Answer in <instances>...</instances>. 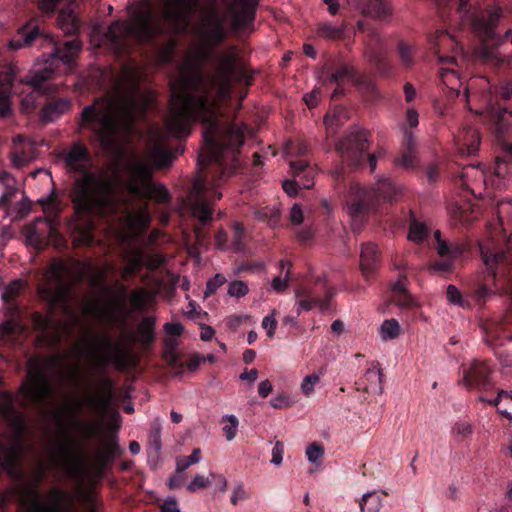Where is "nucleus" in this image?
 <instances>
[{
	"mask_svg": "<svg viewBox=\"0 0 512 512\" xmlns=\"http://www.w3.org/2000/svg\"><path fill=\"white\" fill-rule=\"evenodd\" d=\"M253 82V72L239 64L234 54H226L220 58L213 76L206 77L200 71L190 73L183 79V89L172 96L164 121L169 136L187 137L195 122L203 126L198 163L208 171L194 180L189 193L192 216L199 222L194 235L200 247L209 242L210 234L204 227L213 219L214 202L222 197L216 189L240 167V148L245 141L240 127L222 120L219 103L230 97L235 84L249 87Z\"/></svg>",
	"mask_w": 512,
	"mask_h": 512,
	"instance_id": "obj_1",
	"label": "nucleus"
},
{
	"mask_svg": "<svg viewBox=\"0 0 512 512\" xmlns=\"http://www.w3.org/2000/svg\"><path fill=\"white\" fill-rule=\"evenodd\" d=\"M62 158L69 170L81 174L70 192L74 210L69 224L72 244L75 248L90 247L95 241V219L116 216L121 199L111 178L89 171L91 155L84 144L74 142Z\"/></svg>",
	"mask_w": 512,
	"mask_h": 512,
	"instance_id": "obj_2",
	"label": "nucleus"
},
{
	"mask_svg": "<svg viewBox=\"0 0 512 512\" xmlns=\"http://www.w3.org/2000/svg\"><path fill=\"white\" fill-rule=\"evenodd\" d=\"M142 74L125 63L115 84V94L99 97L81 111V125L90 130L103 149H113L130 134L137 111H146L152 97L141 88Z\"/></svg>",
	"mask_w": 512,
	"mask_h": 512,
	"instance_id": "obj_3",
	"label": "nucleus"
},
{
	"mask_svg": "<svg viewBox=\"0 0 512 512\" xmlns=\"http://www.w3.org/2000/svg\"><path fill=\"white\" fill-rule=\"evenodd\" d=\"M33 45L39 48H49L50 51L42 55L45 66L23 80L25 84L33 87V91L23 100V104L35 107L37 105L36 97L46 95L47 99L39 112V118L44 123H50L68 112L72 107V101L67 97H54L57 86L46 83V81L55 74L58 63L72 68L82 49V43L77 38L63 42L55 40L51 34L45 32L39 20L31 19L18 29L9 46L11 49L17 50Z\"/></svg>",
	"mask_w": 512,
	"mask_h": 512,
	"instance_id": "obj_4",
	"label": "nucleus"
},
{
	"mask_svg": "<svg viewBox=\"0 0 512 512\" xmlns=\"http://www.w3.org/2000/svg\"><path fill=\"white\" fill-rule=\"evenodd\" d=\"M200 0H162L159 16L151 3L138 5L132 13V22H112L103 34L101 42L118 58L129 56L134 45H156L157 38L169 34H182L189 24V17Z\"/></svg>",
	"mask_w": 512,
	"mask_h": 512,
	"instance_id": "obj_5",
	"label": "nucleus"
},
{
	"mask_svg": "<svg viewBox=\"0 0 512 512\" xmlns=\"http://www.w3.org/2000/svg\"><path fill=\"white\" fill-rule=\"evenodd\" d=\"M70 275L68 263L61 258L54 259L46 273L47 283L37 288L40 299L48 305V313L34 311L31 314V323L36 331L43 334V337H46L51 330H55V311L68 309L72 294V285L68 281Z\"/></svg>",
	"mask_w": 512,
	"mask_h": 512,
	"instance_id": "obj_6",
	"label": "nucleus"
},
{
	"mask_svg": "<svg viewBox=\"0 0 512 512\" xmlns=\"http://www.w3.org/2000/svg\"><path fill=\"white\" fill-rule=\"evenodd\" d=\"M39 204L43 207L45 216L37 217L28 226L29 242L38 250H43L51 244L58 252L66 251L68 241L58 230L61 208L56 192L53 190L47 197L41 198Z\"/></svg>",
	"mask_w": 512,
	"mask_h": 512,
	"instance_id": "obj_7",
	"label": "nucleus"
},
{
	"mask_svg": "<svg viewBox=\"0 0 512 512\" xmlns=\"http://www.w3.org/2000/svg\"><path fill=\"white\" fill-rule=\"evenodd\" d=\"M131 178L125 183V188L133 199L155 200L159 204L171 201V195L165 186L152 181L153 170L149 164L137 161L130 167Z\"/></svg>",
	"mask_w": 512,
	"mask_h": 512,
	"instance_id": "obj_8",
	"label": "nucleus"
},
{
	"mask_svg": "<svg viewBox=\"0 0 512 512\" xmlns=\"http://www.w3.org/2000/svg\"><path fill=\"white\" fill-rule=\"evenodd\" d=\"M399 188L388 178L380 179L374 187L362 190L348 204V212L354 220L363 221L370 211H379L382 204L396 200Z\"/></svg>",
	"mask_w": 512,
	"mask_h": 512,
	"instance_id": "obj_9",
	"label": "nucleus"
},
{
	"mask_svg": "<svg viewBox=\"0 0 512 512\" xmlns=\"http://www.w3.org/2000/svg\"><path fill=\"white\" fill-rule=\"evenodd\" d=\"M368 149L367 134L365 131H353L342 137L336 144L335 150L343 163L351 168H357L363 165L365 159L374 172L377 165L375 154H366Z\"/></svg>",
	"mask_w": 512,
	"mask_h": 512,
	"instance_id": "obj_10",
	"label": "nucleus"
},
{
	"mask_svg": "<svg viewBox=\"0 0 512 512\" xmlns=\"http://www.w3.org/2000/svg\"><path fill=\"white\" fill-rule=\"evenodd\" d=\"M28 382L22 386L25 396L34 403H42L53 393L46 367L39 359L29 360Z\"/></svg>",
	"mask_w": 512,
	"mask_h": 512,
	"instance_id": "obj_11",
	"label": "nucleus"
},
{
	"mask_svg": "<svg viewBox=\"0 0 512 512\" xmlns=\"http://www.w3.org/2000/svg\"><path fill=\"white\" fill-rule=\"evenodd\" d=\"M479 114L489 123L497 141L503 147L512 149V112L490 101Z\"/></svg>",
	"mask_w": 512,
	"mask_h": 512,
	"instance_id": "obj_12",
	"label": "nucleus"
},
{
	"mask_svg": "<svg viewBox=\"0 0 512 512\" xmlns=\"http://www.w3.org/2000/svg\"><path fill=\"white\" fill-rule=\"evenodd\" d=\"M495 370L487 361L475 360L463 371V383L468 389L489 396L495 389Z\"/></svg>",
	"mask_w": 512,
	"mask_h": 512,
	"instance_id": "obj_13",
	"label": "nucleus"
},
{
	"mask_svg": "<svg viewBox=\"0 0 512 512\" xmlns=\"http://www.w3.org/2000/svg\"><path fill=\"white\" fill-rule=\"evenodd\" d=\"M32 500L30 503L31 512H62L72 503L71 496L60 488H53L49 492L51 504L43 503L38 491L32 490Z\"/></svg>",
	"mask_w": 512,
	"mask_h": 512,
	"instance_id": "obj_14",
	"label": "nucleus"
},
{
	"mask_svg": "<svg viewBox=\"0 0 512 512\" xmlns=\"http://www.w3.org/2000/svg\"><path fill=\"white\" fill-rule=\"evenodd\" d=\"M32 500L30 503L31 512H62L72 503L71 496L60 488H53L49 492L51 504L43 503L38 491L32 490Z\"/></svg>",
	"mask_w": 512,
	"mask_h": 512,
	"instance_id": "obj_15",
	"label": "nucleus"
},
{
	"mask_svg": "<svg viewBox=\"0 0 512 512\" xmlns=\"http://www.w3.org/2000/svg\"><path fill=\"white\" fill-rule=\"evenodd\" d=\"M501 16L500 7H493L481 15L474 16L472 19L474 31L483 41L492 40Z\"/></svg>",
	"mask_w": 512,
	"mask_h": 512,
	"instance_id": "obj_16",
	"label": "nucleus"
},
{
	"mask_svg": "<svg viewBox=\"0 0 512 512\" xmlns=\"http://www.w3.org/2000/svg\"><path fill=\"white\" fill-rule=\"evenodd\" d=\"M324 288V297H320L314 290L308 288L297 289L296 296L299 298L297 314L299 315L302 310L310 311L314 307H318L321 311H327L330 307V301L334 295V291L331 288Z\"/></svg>",
	"mask_w": 512,
	"mask_h": 512,
	"instance_id": "obj_17",
	"label": "nucleus"
},
{
	"mask_svg": "<svg viewBox=\"0 0 512 512\" xmlns=\"http://www.w3.org/2000/svg\"><path fill=\"white\" fill-rule=\"evenodd\" d=\"M328 69L331 71L328 77L329 82L336 84V88L331 95L332 99L344 94L342 83L345 80L355 84L360 76L352 65L344 62L333 64Z\"/></svg>",
	"mask_w": 512,
	"mask_h": 512,
	"instance_id": "obj_18",
	"label": "nucleus"
},
{
	"mask_svg": "<svg viewBox=\"0 0 512 512\" xmlns=\"http://www.w3.org/2000/svg\"><path fill=\"white\" fill-rule=\"evenodd\" d=\"M348 3L362 15L376 19H385L392 13L387 0H348Z\"/></svg>",
	"mask_w": 512,
	"mask_h": 512,
	"instance_id": "obj_19",
	"label": "nucleus"
},
{
	"mask_svg": "<svg viewBox=\"0 0 512 512\" xmlns=\"http://www.w3.org/2000/svg\"><path fill=\"white\" fill-rule=\"evenodd\" d=\"M16 79V69L9 66L0 72V117H7L11 113L10 95Z\"/></svg>",
	"mask_w": 512,
	"mask_h": 512,
	"instance_id": "obj_20",
	"label": "nucleus"
},
{
	"mask_svg": "<svg viewBox=\"0 0 512 512\" xmlns=\"http://www.w3.org/2000/svg\"><path fill=\"white\" fill-rule=\"evenodd\" d=\"M239 11L232 16V25L236 30L248 29L253 26L258 0H239Z\"/></svg>",
	"mask_w": 512,
	"mask_h": 512,
	"instance_id": "obj_21",
	"label": "nucleus"
},
{
	"mask_svg": "<svg viewBox=\"0 0 512 512\" xmlns=\"http://www.w3.org/2000/svg\"><path fill=\"white\" fill-rule=\"evenodd\" d=\"M100 340L105 354V363H113L119 369L125 368L130 358L129 351L120 344L114 343L108 336H102Z\"/></svg>",
	"mask_w": 512,
	"mask_h": 512,
	"instance_id": "obj_22",
	"label": "nucleus"
},
{
	"mask_svg": "<svg viewBox=\"0 0 512 512\" xmlns=\"http://www.w3.org/2000/svg\"><path fill=\"white\" fill-rule=\"evenodd\" d=\"M74 2L63 7L57 16V25L65 35H77L80 31L81 21L75 13Z\"/></svg>",
	"mask_w": 512,
	"mask_h": 512,
	"instance_id": "obj_23",
	"label": "nucleus"
},
{
	"mask_svg": "<svg viewBox=\"0 0 512 512\" xmlns=\"http://www.w3.org/2000/svg\"><path fill=\"white\" fill-rule=\"evenodd\" d=\"M403 136L402 153L395 158L394 163L405 169H414L418 163L415 139L413 133L407 129L404 130Z\"/></svg>",
	"mask_w": 512,
	"mask_h": 512,
	"instance_id": "obj_24",
	"label": "nucleus"
},
{
	"mask_svg": "<svg viewBox=\"0 0 512 512\" xmlns=\"http://www.w3.org/2000/svg\"><path fill=\"white\" fill-rule=\"evenodd\" d=\"M380 266V254L374 243L362 244L360 254V267L364 276L373 274Z\"/></svg>",
	"mask_w": 512,
	"mask_h": 512,
	"instance_id": "obj_25",
	"label": "nucleus"
},
{
	"mask_svg": "<svg viewBox=\"0 0 512 512\" xmlns=\"http://www.w3.org/2000/svg\"><path fill=\"white\" fill-rule=\"evenodd\" d=\"M123 450L118 444V439L115 435L109 437L104 448L96 453V464L98 469L102 472L107 469L115 460V457L122 454Z\"/></svg>",
	"mask_w": 512,
	"mask_h": 512,
	"instance_id": "obj_26",
	"label": "nucleus"
},
{
	"mask_svg": "<svg viewBox=\"0 0 512 512\" xmlns=\"http://www.w3.org/2000/svg\"><path fill=\"white\" fill-rule=\"evenodd\" d=\"M291 173L296 178L301 186L305 189H310L314 185V177L316 170L305 160H295L290 163Z\"/></svg>",
	"mask_w": 512,
	"mask_h": 512,
	"instance_id": "obj_27",
	"label": "nucleus"
},
{
	"mask_svg": "<svg viewBox=\"0 0 512 512\" xmlns=\"http://www.w3.org/2000/svg\"><path fill=\"white\" fill-rule=\"evenodd\" d=\"M156 339V318L154 316H145L142 318L137 328V341L141 347L148 350L152 347Z\"/></svg>",
	"mask_w": 512,
	"mask_h": 512,
	"instance_id": "obj_28",
	"label": "nucleus"
},
{
	"mask_svg": "<svg viewBox=\"0 0 512 512\" xmlns=\"http://www.w3.org/2000/svg\"><path fill=\"white\" fill-rule=\"evenodd\" d=\"M478 400L497 408L498 413L512 420V393L505 390H497L495 398L479 395Z\"/></svg>",
	"mask_w": 512,
	"mask_h": 512,
	"instance_id": "obj_29",
	"label": "nucleus"
},
{
	"mask_svg": "<svg viewBox=\"0 0 512 512\" xmlns=\"http://www.w3.org/2000/svg\"><path fill=\"white\" fill-rule=\"evenodd\" d=\"M203 34L209 48H212L225 40L226 31L223 22L216 14H214L207 24L204 25Z\"/></svg>",
	"mask_w": 512,
	"mask_h": 512,
	"instance_id": "obj_30",
	"label": "nucleus"
},
{
	"mask_svg": "<svg viewBox=\"0 0 512 512\" xmlns=\"http://www.w3.org/2000/svg\"><path fill=\"white\" fill-rule=\"evenodd\" d=\"M102 391L99 395L89 396L87 402L98 408H105L110 405L114 397V384L111 378L104 377L101 381Z\"/></svg>",
	"mask_w": 512,
	"mask_h": 512,
	"instance_id": "obj_31",
	"label": "nucleus"
},
{
	"mask_svg": "<svg viewBox=\"0 0 512 512\" xmlns=\"http://www.w3.org/2000/svg\"><path fill=\"white\" fill-rule=\"evenodd\" d=\"M459 141L462 142V150L468 155H474L479 150L481 137L479 132L473 127H465L459 135Z\"/></svg>",
	"mask_w": 512,
	"mask_h": 512,
	"instance_id": "obj_32",
	"label": "nucleus"
},
{
	"mask_svg": "<svg viewBox=\"0 0 512 512\" xmlns=\"http://www.w3.org/2000/svg\"><path fill=\"white\" fill-rule=\"evenodd\" d=\"M386 491H372L365 493L360 501L361 512H379L383 506V496H387Z\"/></svg>",
	"mask_w": 512,
	"mask_h": 512,
	"instance_id": "obj_33",
	"label": "nucleus"
},
{
	"mask_svg": "<svg viewBox=\"0 0 512 512\" xmlns=\"http://www.w3.org/2000/svg\"><path fill=\"white\" fill-rule=\"evenodd\" d=\"M396 50L402 66L405 69H411L416 62L415 55L417 52V47L404 40H399Z\"/></svg>",
	"mask_w": 512,
	"mask_h": 512,
	"instance_id": "obj_34",
	"label": "nucleus"
},
{
	"mask_svg": "<svg viewBox=\"0 0 512 512\" xmlns=\"http://www.w3.org/2000/svg\"><path fill=\"white\" fill-rule=\"evenodd\" d=\"M345 28V24H342L341 26H335L329 22H322L319 23L317 27V34L318 36L328 40H342L345 36Z\"/></svg>",
	"mask_w": 512,
	"mask_h": 512,
	"instance_id": "obj_35",
	"label": "nucleus"
},
{
	"mask_svg": "<svg viewBox=\"0 0 512 512\" xmlns=\"http://www.w3.org/2000/svg\"><path fill=\"white\" fill-rule=\"evenodd\" d=\"M165 345L167 348L163 352V358L166 363L173 369H176L181 373L184 368V363L180 361V354L176 350V342L171 339H165Z\"/></svg>",
	"mask_w": 512,
	"mask_h": 512,
	"instance_id": "obj_36",
	"label": "nucleus"
},
{
	"mask_svg": "<svg viewBox=\"0 0 512 512\" xmlns=\"http://www.w3.org/2000/svg\"><path fill=\"white\" fill-rule=\"evenodd\" d=\"M483 56L487 63H490L500 69L505 68L506 66H510L512 63V56L505 55L500 51L498 47L493 49H485Z\"/></svg>",
	"mask_w": 512,
	"mask_h": 512,
	"instance_id": "obj_37",
	"label": "nucleus"
},
{
	"mask_svg": "<svg viewBox=\"0 0 512 512\" xmlns=\"http://www.w3.org/2000/svg\"><path fill=\"white\" fill-rule=\"evenodd\" d=\"M127 217L135 226L142 228L148 227L151 221L148 203L144 202L139 208L130 211Z\"/></svg>",
	"mask_w": 512,
	"mask_h": 512,
	"instance_id": "obj_38",
	"label": "nucleus"
},
{
	"mask_svg": "<svg viewBox=\"0 0 512 512\" xmlns=\"http://www.w3.org/2000/svg\"><path fill=\"white\" fill-rule=\"evenodd\" d=\"M127 264L131 268V273H137L146 266V254L143 249L133 247L126 255Z\"/></svg>",
	"mask_w": 512,
	"mask_h": 512,
	"instance_id": "obj_39",
	"label": "nucleus"
},
{
	"mask_svg": "<svg viewBox=\"0 0 512 512\" xmlns=\"http://www.w3.org/2000/svg\"><path fill=\"white\" fill-rule=\"evenodd\" d=\"M382 372L377 368H370L366 371L364 375V381L368 382L369 385H365L363 388L364 391L369 392H379L381 393L383 390L382 387Z\"/></svg>",
	"mask_w": 512,
	"mask_h": 512,
	"instance_id": "obj_40",
	"label": "nucleus"
},
{
	"mask_svg": "<svg viewBox=\"0 0 512 512\" xmlns=\"http://www.w3.org/2000/svg\"><path fill=\"white\" fill-rule=\"evenodd\" d=\"M23 289V282L21 280H14L9 283L2 292V299L7 305H15L16 299Z\"/></svg>",
	"mask_w": 512,
	"mask_h": 512,
	"instance_id": "obj_41",
	"label": "nucleus"
},
{
	"mask_svg": "<svg viewBox=\"0 0 512 512\" xmlns=\"http://www.w3.org/2000/svg\"><path fill=\"white\" fill-rule=\"evenodd\" d=\"M371 62L375 70L384 77H388L392 72V66L386 59V55L382 51L374 52L371 57Z\"/></svg>",
	"mask_w": 512,
	"mask_h": 512,
	"instance_id": "obj_42",
	"label": "nucleus"
},
{
	"mask_svg": "<svg viewBox=\"0 0 512 512\" xmlns=\"http://www.w3.org/2000/svg\"><path fill=\"white\" fill-rule=\"evenodd\" d=\"M401 327L394 318L384 320L380 326V336L383 340L395 339L400 335Z\"/></svg>",
	"mask_w": 512,
	"mask_h": 512,
	"instance_id": "obj_43",
	"label": "nucleus"
},
{
	"mask_svg": "<svg viewBox=\"0 0 512 512\" xmlns=\"http://www.w3.org/2000/svg\"><path fill=\"white\" fill-rule=\"evenodd\" d=\"M201 459V451L199 448H195L191 455L177 458L176 461V473L181 474L191 465L196 464Z\"/></svg>",
	"mask_w": 512,
	"mask_h": 512,
	"instance_id": "obj_44",
	"label": "nucleus"
},
{
	"mask_svg": "<svg viewBox=\"0 0 512 512\" xmlns=\"http://www.w3.org/2000/svg\"><path fill=\"white\" fill-rule=\"evenodd\" d=\"M428 236V229L427 227L414 220L410 224L409 233H408V239L415 243H421L423 242L426 237Z\"/></svg>",
	"mask_w": 512,
	"mask_h": 512,
	"instance_id": "obj_45",
	"label": "nucleus"
},
{
	"mask_svg": "<svg viewBox=\"0 0 512 512\" xmlns=\"http://www.w3.org/2000/svg\"><path fill=\"white\" fill-rule=\"evenodd\" d=\"M355 85L367 95L370 100H376L379 97V92L375 84L365 76L360 75Z\"/></svg>",
	"mask_w": 512,
	"mask_h": 512,
	"instance_id": "obj_46",
	"label": "nucleus"
},
{
	"mask_svg": "<svg viewBox=\"0 0 512 512\" xmlns=\"http://www.w3.org/2000/svg\"><path fill=\"white\" fill-rule=\"evenodd\" d=\"M481 255L483 257L485 265L488 267V269L495 275V266L502 262L505 258L504 252H498L495 254H488V252H485L484 248L481 247Z\"/></svg>",
	"mask_w": 512,
	"mask_h": 512,
	"instance_id": "obj_47",
	"label": "nucleus"
},
{
	"mask_svg": "<svg viewBox=\"0 0 512 512\" xmlns=\"http://www.w3.org/2000/svg\"><path fill=\"white\" fill-rule=\"evenodd\" d=\"M223 420L229 422L223 427L224 435L228 441H232L236 437L239 421L234 415H226Z\"/></svg>",
	"mask_w": 512,
	"mask_h": 512,
	"instance_id": "obj_48",
	"label": "nucleus"
},
{
	"mask_svg": "<svg viewBox=\"0 0 512 512\" xmlns=\"http://www.w3.org/2000/svg\"><path fill=\"white\" fill-rule=\"evenodd\" d=\"M471 434L472 426L467 422H457L452 428V435L457 439V441H463Z\"/></svg>",
	"mask_w": 512,
	"mask_h": 512,
	"instance_id": "obj_49",
	"label": "nucleus"
},
{
	"mask_svg": "<svg viewBox=\"0 0 512 512\" xmlns=\"http://www.w3.org/2000/svg\"><path fill=\"white\" fill-rule=\"evenodd\" d=\"M428 269L430 271H436L440 273H449L454 269V261L450 257H447L444 260H437L432 262Z\"/></svg>",
	"mask_w": 512,
	"mask_h": 512,
	"instance_id": "obj_50",
	"label": "nucleus"
},
{
	"mask_svg": "<svg viewBox=\"0 0 512 512\" xmlns=\"http://www.w3.org/2000/svg\"><path fill=\"white\" fill-rule=\"evenodd\" d=\"M248 291V285L241 280H235L229 284L228 294L232 297H243L248 293Z\"/></svg>",
	"mask_w": 512,
	"mask_h": 512,
	"instance_id": "obj_51",
	"label": "nucleus"
},
{
	"mask_svg": "<svg viewBox=\"0 0 512 512\" xmlns=\"http://www.w3.org/2000/svg\"><path fill=\"white\" fill-rule=\"evenodd\" d=\"M225 282L226 278L222 274H216L213 278L209 279L204 292L205 297L214 294Z\"/></svg>",
	"mask_w": 512,
	"mask_h": 512,
	"instance_id": "obj_52",
	"label": "nucleus"
},
{
	"mask_svg": "<svg viewBox=\"0 0 512 512\" xmlns=\"http://www.w3.org/2000/svg\"><path fill=\"white\" fill-rule=\"evenodd\" d=\"M276 310H273L271 314L265 316L262 320V327L267 331L269 338L274 337L275 330L277 328V320L275 319Z\"/></svg>",
	"mask_w": 512,
	"mask_h": 512,
	"instance_id": "obj_53",
	"label": "nucleus"
},
{
	"mask_svg": "<svg viewBox=\"0 0 512 512\" xmlns=\"http://www.w3.org/2000/svg\"><path fill=\"white\" fill-rule=\"evenodd\" d=\"M323 454L324 448L318 443H312L306 449L307 458L312 463H317Z\"/></svg>",
	"mask_w": 512,
	"mask_h": 512,
	"instance_id": "obj_54",
	"label": "nucleus"
},
{
	"mask_svg": "<svg viewBox=\"0 0 512 512\" xmlns=\"http://www.w3.org/2000/svg\"><path fill=\"white\" fill-rule=\"evenodd\" d=\"M320 381V377L317 374L307 375L301 384V389L304 395L309 396L313 390L314 386Z\"/></svg>",
	"mask_w": 512,
	"mask_h": 512,
	"instance_id": "obj_55",
	"label": "nucleus"
},
{
	"mask_svg": "<svg viewBox=\"0 0 512 512\" xmlns=\"http://www.w3.org/2000/svg\"><path fill=\"white\" fill-rule=\"evenodd\" d=\"M131 304L137 310H143L146 306V291L143 289L134 291L131 296Z\"/></svg>",
	"mask_w": 512,
	"mask_h": 512,
	"instance_id": "obj_56",
	"label": "nucleus"
},
{
	"mask_svg": "<svg viewBox=\"0 0 512 512\" xmlns=\"http://www.w3.org/2000/svg\"><path fill=\"white\" fill-rule=\"evenodd\" d=\"M126 296H127V287L124 285L120 286V295L117 296L115 301V307L110 313L114 315L115 310L126 311Z\"/></svg>",
	"mask_w": 512,
	"mask_h": 512,
	"instance_id": "obj_57",
	"label": "nucleus"
},
{
	"mask_svg": "<svg viewBox=\"0 0 512 512\" xmlns=\"http://www.w3.org/2000/svg\"><path fill=\"white\" fill-rule=\"evenodd\" d=\"M248 493L246 492L244 485L239 483L233 490L230 501L233 505H237L239 501L248 499Z\"/></svg>",
	"mask_w": 512,
	"mask_h": 512,
	"instance_id": "obj_58",
	"label": "nucleus"
},
{
	"mask_svg": "<svg viewBox=\"0 0 512 512\" xmlns=\"http://www.w3.org/2000/svg\"><path fill=\"white\" fill-rule=\"evenodd\" d=\"M291 404L292 402L286 394H280L270 401V405L275 409H285L290 407Z\"/></svg>",
	"mask_w": 512,
	"mask_h": 512,
	"instance_id": "obj_59",
	"label": "nucleus"
},
{
	"mask_svg": "<svg viewBox=\"0 0 512 512\" xmlns=\"http://www.w3.org/2000/svg\"><path fill=\"white\" fill-rule=\"evenodd\" d=\"M446 296L449 302L456 305H462V295L456 286L452 284L449 285L446 290Z\"/></svg>",
	"mask_w": 512,
	"mask_h": 512,
	"instance_id": "obj_60",
	"label": "nucleus"
},
{
	"mask_svg": "<svg viewBox=\"0 0 512 512\" xmlns=\"http://www.w3.org/2000/svg\"><path fill=\"white\" fill-rule=\"evenodd\" d=\"M209 485L208 478H205L201 475H196L194 479L190 482L187 489L190 492H195L198 489H203Z\"/></svg>",
	"mask_w": 512,
	"mask_h": 512,
	"instance_id": "obj_61",
	"label": "nucleus"
},
{
	"mask_svg": "<svg viewBox=\"0 0 512 512\" xmlns=\"http://www.w3.org/2000/svg\"><path fill=\"white\" fill-rule=\"evenodd\" d=\"M283 190L289 195V196H296L298 194V190L301 186L299 181L295 178V180H285L282 183Z\"/></svg>",
	"mask_w": 512,
	"mask_h": 512,
	"instance_id": "obj_62",
	"label": "nucleus"
},
{
	"mask_svg": "<svg viewBox=\"0 0 512 512\" xmlns=\"http://www.w3.org/2000/svg\"><path fill=\"white\" fill-rule=\"evenodd\" d=\"M284 444L281 441H276L272 449L271 462L275 465H280L283 460Z\"/></svg>",
	"mask_w": 512,
	"mask_h": 512,
	"instance_id": "obj_63",
	"label": "nucleus"
},
{
	"mask_svg": "<svg viewBox=\"0 0 512 512\" xmlns=\"http://www.w3.org/2000/svg\"><path fill=\"white\" fill-rule=\"evenodd\" d=\"M468 250V246L465 243H451L449 257L455 261L461 257Z\"/></svg>",
	"mask_w": 512,
	"mask_h": 512,
	"instance_id": "obj_64",
	"label": "nucleus"
}]
</instances>
